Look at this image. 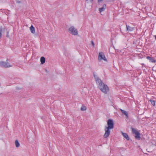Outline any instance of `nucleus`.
<instances>
[{
	"label": "nucleus",
	"mask_w": 156,
	"mask_h": 156,
	"mask_svg": "<svg viewBox=\"0 0 156 156\" xmlns=\"http://www.w3.org/2000/svg\"><path fill=\"white\" fill-rule=\"evenodd\" d=\"M150 101L151 102V103L152 105L153 106H155V101L150 100Z\"/></svg>",
	"instance_id": "obj_15"
},
{
	"label": "nucleus",
	"mask_w": 156,
	"mask_h": 156,
	"mask_svg": "<svg viewBox=\"0 0 156 156\" xmlns=\"http://www.w3.org/2000/svg\"><path fill=\"white\" fill-rule=\"evenodd\" d=\"M121 111L126 116V117H128V113L126 111L122 109H121Z\"/></svg>",
	"instance_id": "obj_14"
},
{
	"label": "nucleus",
	"mask_w": 156,
	"mask_h": 156,
	"mask_svg": "<svg viewBox=\"0 0 156 156\" xmlns=\"http://www.w3.org/2000/svg\"><path fill=\"white\" fill-rule=\"evenodd\" d=\"M91 43L92 44V46H93V47H94V42H93V41H91Z\"/></svg>",
	"instance_id": "obj_17"
},
{
	"label": "nucleus",
	"mask_w": 156,
	"mask_h": 156,
	"mask_svg": "<svg viewBox=\"0 0 156 156\" xmlns=\"http://www.w3.org/2000/svg\"><path fill=\"white\" fill-rule=\"evenodd\" d=\"M155 38L156 39V35H155Z\"/></svg>",
	"instance_id": "obj_21"
},
{
	"label": "nucleus",
	"mask_w": 156,
	"mask_h": 156,
	"mask_svg": "<svg viewBox=\"0 0 156 156\" xmlns=\"http://www.w3.org/2000/svg\"><path fill=\"white\" fill-rule=\"evenodd\" d=\"M40 61L41 62V64H44L45 61V58L44 57H41L40 58Z\"/></svg>",
	"instance_id": "obj_12"
},
{
	"label": "nucleus",
	"mask_w": 156,
	"mask_h": 156,
	"mask_svg": "<svg viewBox=\"0 0 156 156\" xmlns=\"http://www.w3.org/2000/svg\"><path fill=\"white\" fill-rule=\"evenodd\" d=\"M106 8V5L105 4H104L103 6V7L101 8H100L99 9V11L100 12H102L104 11L105 9Z\"/></svg>",
	"instance_id": "obj_9"
},
{
	"label": "nucleus",
	"mask_w": 156,
	"mask_h": 156,
	"mask_svg": "<svg viewBox=\"0 0 156 156\" xmlns=\"http://www.w3.org/2000/svg\"><path fill=\"white\" fill-rule=\"evenodd\" d=\"M7 37H9V35H7Z\"/></svg>",
	"instance_id": "obj_19"
},
{
	"label": "nucleus",
	"mask_w": 156,
	"mask_h": 156,
	"mask_svg": "<svg viewBox=\"0 0 156 156\" xmlns=\"http://www.w3.org/2000/svg\"><path fill=\"white\" fill-rule=\"evenodd\" d=\"M0 66L2 67L7 68L12 67V66L10 65L8 62L1 61H0Z\"/></svg>",
	"instance_id": "obj_5"
},
{
	"label": "nucleus",
	"mask_w": 156,
	"mask_h": 156,
	"mask_svg": "<svg viewBox=\"0 0 156 156\" xmlns=\"http://www.w3.org/2000/svg\"><path fill=\"white\" fill-rule=\"evenodd\" d=\"M131 129L132 133L135 135V138L138 140H140V133L136 129L133 128H132Z\"/></svg>",
	"instance_id": "obj_4"
},
{
	"label": "nucleus",
	"mask_w": 156,
	"mask_h": 156,
	"mask_svg": "<svg viewBox=\"0 0 156 156\" xmlns=\"http://www.w3.org/2000/svg\"><path fill=\"white\" fill-rule=\"evenodd\" d=\"M81 109L82 111H85L87 109V108L85 106H82L81 108Z\"/></svg>",
	"instance_id": "obj_16"
},
{
	"label": "nucleus",
	"mask_w": 156,
	"mask_h": 156,
	"mask_svg": "<svg viewBox=\"0 0 156 156\" xmlns=\"http://www.w3.org/2000/svg\"><path fill=\"white\" fill-rule=\"evenodd\" d=\"M45 71H46L47 72V69H45Z\"/></svg>",
	"instance_id": "obj_20"
},
{
	"label": "nucleus",
	"mask_w": 156,
	"mask_h": 156,
	"mask_svg": "<svg viewBox=\"0 0 156 156\" xmlns=\"http://www.w3.org/2000/svg\"><path fill=\"white\" fill-rule=\"evenodd\" d=\"M114 128V123L112 120L109 119L107 121V126H105V133L104 135L105 138L108 137L110 134V129Z\"/></svg>",
	"instance_id": "obj_2"
},
{
	"label": "nucleus",
	"mask_w": 156,
	"mask_h": 156,
	"mask_svg": "<svg viewBox=\"0 0 156 156\" xmlns=\"http://www.w3.org/2000/svg\"><path fill=\"white\" fill-rule=\"evenodd\" d=\"M69 33L74 35H76L78 34L77 30L74 26H71L69 29Z\"/></svg>",
	"instance_id": "obj_3"
},
{
	"label": "nucleus",
	"mask_w": 156,
	"mask_h": 156,
	"mask_svg": "<svg viewBox=\"0 0 156 156\" xmlns=\"http://www.w3.org/2000/svg\"><path fill=\"white\" fill-rule=\"evenodd\" d=\"M147 58L149 60H150L151 62H155L156 61L154 59V58H152L151 57L149 56H147Z\"/></svg>",
	"instance_id": "obj_11"
},
{
	"label": "nucleus",
	"mask_w": 156,
	"mask_h": 156,
	"mask_svg": "<svg viewBox=\"0 0 156 156\" xmlns=\"http://www.w3.org/2000/svg\"><path fill=\"white\" fill-rule=\"evenodd\" d=\"M122 135L127 140H129V138L128 135L126 133H124L122 132H121Z\"/></svg>",
	"instance_id": "obj_8"
},
{
	"label": "nucleus",
	"mask_w": 156,
	"mask_h": 156,
	"mask_svg": "<svg viewBox=\"0 0 156 156\" xmlns=\"http://www.w3.org/2000/svg\"><path fill=\"white\" fill-rule=\"evenodd\" d=\"M98 2H101L103 1V0H98Z\"/></svg>",
	"instance_id": "obj_18"
},
{
	"label": "nucleus",
	"mask_w": 156,
	"mask_h": 156,
	"mask_svg": "<svg viewBox=\"0 0 156 156\" xmlns=\"http://www.w3.org/2000/svg\"><path fill=\"white\" fill-rule=\"evenodd\" d=\"M30 30L31 33L34 34L35 32V29L33 25H31L30 27Z\"/></svg>",
	"instance_id": "obj_10"
},
{
	"label": "nucleus",
	"mask_w": 156,
	"mask_h": 156,
	"mask_svg": "<svg viewBox=\"0 0 156 156\" xmlns=\"http://www.w3.org/2000/svg\"><path fill=\"white\" fill-rule=\"evenodd\" d=\"M102 60H103L105 61H107V59L104 54L102 52H100L99 53L98 55V60L100 61Z\"/></svg>",
	"instance_id": "obj_6"
},
{
	"label": "nucleus",
	"mask_w": 156,
	"mask_h": 156,
	"mask_svg": "<svg viewBox=\"0 0 156 156\" xmlns=\"http://www.w3.org/2000/svg\"><path fill=\"white\" fill-rule=\"evenodd\" d=\"M15 144L16 147H19L20 146V143H19V142L17 140H16L15 141Z\"/></svg>",
	"instance_id": "obj_13"
},
{
	"label": "nucleus",
	"mask_w": 156,
	"mask_h": 156,
	"mask_svg": "<svg viewBox=\"0 0 156 156\" xmlns=\"http://www.w3.org/2000/svg\"><path fill=\"white\" fill-rule=\"evenodd\" d=\"M94 77L98 87L103 92L106 94L109 90V88L107 86L104 84L97 76L94 75Z\"/></svg>",
	"instance_id": "obj_1"
},
{
	"label": "nucleus",
	"mask_w": 156,
	"mask_h": 156,
	"mask_svg": "<svg viewBox=\"0 0 156 156\" xmlns=\"http://www.w3.org/2000/svg\"><path fill=\"white\" fill-rule=\"evenodd\" d=\"M126 31H132L134 29V28L131 27L129 26L126 25Z\"/></svg>",
	"instance_id": "obj_7"
}]
</instances>
